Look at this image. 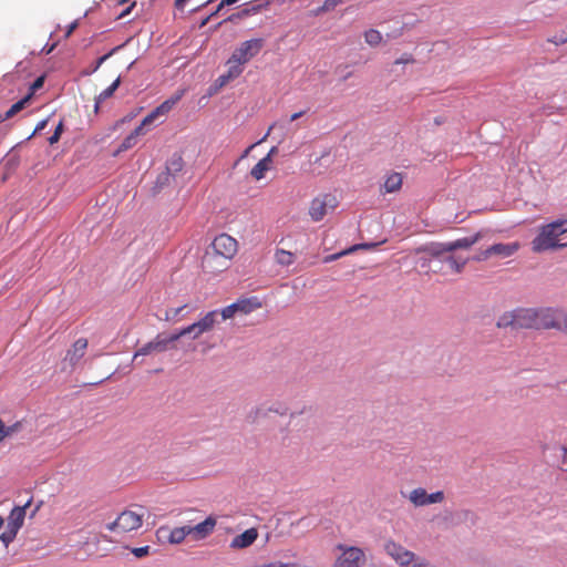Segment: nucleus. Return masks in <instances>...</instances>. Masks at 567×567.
Here are the masks:
<instances>
[{"label": "nucleus", "mask_w": 567, "mask_h": 567, "mask_svg": "<svg viewBox=\"0 0 567 567\" xmlns=\"http://www.w3.org/2000/svg\"><path fill=\"white\" fill-rule=\"evenodd\" d=\"M217 525V518L209 515L205 520L190 526L185 525L181 527L171 528L168 526H161L156 530V537L162 543H168L171 545L182 544L187 536H190L193 540L198 542L207 538L213 534Z\"/></svg>", "instance_id": "obj_1"}, {"label": "nucleus", "mask_w": 567, "mask_h": 567, "mask_svg": "<svg viewBox=\"0 0 567 567\" xmlns=\"http://www.w3.org/2000/svg\"><path fill=\"white\" fill-rule=\"evenodd\" d=\"M567 233V218L557 219L539 227L537 236L532 240L534 252L561 249L567 247V243L560 244L559 236Z\"/></svg>", "instance_id": "obj_2"}, {"label": "nucleus", "mask_w": 567, "mask_h": 567, "mask_svg": "<svg viewBox=\"0 0 567 567\" xmlns=\"http://www.w3.org/2000/svg\"><path fill=\"white\" fill-rule=\"evenodd\" d=\"M498 328L536 329V309L519 308L503 313L497 320Z\"/></svg>", "instance_id": "obj_3"}, {"label": "nucleus", "mask_w": 567, "mask_h": 567, "mask_svg": "<svg viewBox=\"0 0 567 567\" xmlns=\"http://www.w3.org/2000/svg\"><path fill=\"white\" fill-rule=\"evenodd\" d=\"M143 519L144 512L126 509L114 522L107 524L106 528L110 532L130 533L138 529L143 524Z\"/></svg>", "instance_id": "obj_4"}, {"label": "nucleus", "mask_w": 567, "mask_h": 567, "mask_svg": "<svg viewBox=\"0 0 567 567\" xmlns=\"http://www.w3.org/2000/svg\"><path fill=\"white\" fill-rule=\"evenodd\" d=\"M30 504L31 499H29L23 506H16L10 512L7 523V529L2 534H0V540L6 546H8L10 543L14 540L19 529L22 527L25 517V509L30 506Z\"/></svg>", "instance_id": "obj_5"}, {"label": "nucleus", "mask_w": 567, "mask_h": 567, "mask_svg": "<svg viewBox=\"0 0 567 567\" xmlns=\"http://www.w3.org/2000/svg\"><path fill=\"white\" fill-rule=\"evenodd\" d=\"M536 329H561L567 324V316L559 309H536Z\"/></svg>", "instance_id": "obj_6"}, {"label": "nucleus", "mask_w": 567, "mask_h": 567, "mask_svg": "<svg viewBox=\"0 0 567 567\" xmlns=\"http://www.w3.org/2000/svg\"><path fill=\"white\" fill-rule=\"evenodd\" d=\"M338 206L337 197L332 194H322L310 202L309 216L313 221H320Z\"/></svg>", "instance_id": "obj_7"}, {"label": "nucleus", "mask_w": 567, "mask_h": 567, "mask_svg": "<svg viewBox=\"0 0 567 567\" xmlns=\"http://www.w3.org/2000/svg\"><path fill=\"white\" fill-rule=\"evenodd\" d=\"M208 250L230 261L238 251V243L230 235L220 234L214 238Z\"/></svg>", "instance_id": "obj_8"}, {"label": "nucleus", "mask_w": 567, "mask_h": 567, "mask_svg": "<svg viewBox=\"0 0 567 567\" xmlns=\"http://www.w3.org/2000/svg\"><path fill=\"white\" fill-rule=\"evenodd\" d=\"M337 548L341 550V554L336 559L334 567H357L365 564V555L361 548L343 545H338Z\"/></svg>", "instance_id": "obj_9"}, {"label": "nucleus", "mask_w": 567, "mask_h": 567, "mask_svg": "<svg viewBox=\"0 0 567 567\" xmlns=\"http://www.w3.org/2000/svg\"><path fill=\"white\" fill-rule=\"evenodd\" d=\"M174 342L176 341L173 339V334L164 336L158 333L153 340L135 351L133 361H135L140 355H148L153 352H165L166 350L174 348Z\"/></svg>", "instance_id": "obj_10"}, {"label": "nucleus", "mask_w": 567, "mask_h": 567, "mask_svg": "<svg viewBox=\"0 0 567 567\" xmlns=\"http://www.w3.org/2000/svg\"><path fill=\"white\" fill-rule=\"evenodd\" d=\"M264 47V40L262 39H251L248 41H245L240 44L239 48H237L231 56L233 62H239L243 64H246L248 61H250L254 56H256L260 50Z\"/></svg>", "instance_id": "obj_11"}, {"label": "nucleus", "mask_w": 567, "mask_h": 567, "mask_svg": "<svg viewBox=\"0 0 567 567\" xmlns=\"http://www.w3.org/2000/svg\"><path fill=\"white\" fill-rule=\"evenodd\" d=\"M185 90H178L169 99L155 107L143 118V125H152L158 117L166 115L184 96Z\"/></svg>", "instance_id": "obj_12"}, {"label": "nucleus", "mask_w": 567, "mask_h": 567, "mask_svg": "<svg viewBox=\"0 0 567 567\" xmlns=\"http://www.w3.org/2000/svg\"><path fill=\"white\" fill-rule=\"evenodd\" d=\"M409 501L415 507H422L430 504H436L444 501V493L442 491H437L435 493L429 494L424 488L417 487L410 492Z\"/></svg>", "instance_id": "obj_13"}, {"label": "nucleus", "mask_w": 567, "mask_h": 567, "mask_svg": "<svg viewBox=\"0 0 567 567\" xmlns=\"http://www.w3.org/2000/svg\"><path fill=\"white\" fill-rule=\"evenodd\" d=\"M384 549L386 554L400 566L404 567L408 565L409 560L413 558V551L408 550L402 545L389 540L384 545Z\"/></svg>", "instance_id": "obj_14"}, {"label": "nucleus", "mask_w": 567, "mask_h": 567, "mask_svg": "<svg viewBox=\"0 0 567 567\" xmlns=\"http://www.w3.org/2000/svg\"><path fill=\"white\" fill-rule=\"evenodd\" d=\"M202 266L209 274H219L229 267V260L207 249L203 257Z\"/></svg>", "instance_id": "obj_15"}, {"label": "nucleus", "mask_w": 567, "mask_h": 567, "mask_svg": "<svg viewBox=\"0 0 567 567\" xmlns=\"http://www.w3.org/2000/svg\"><path fill=\"white\" fill-rule=\"evenodd\" d=\"M87 339L80 338L78 339L71 348L66 351L64 361L68 362L72 368L78 365L80 360L84 357L87 349Z\"/></svg>", "instance_id": "obj_16"}, {"label": "nucleus", "mask_w": 567, "mask_h": 567, "mask_svg": "<svg viewBox=\"0 0 567 567\" xmlns=\"http://www.w3.org/2000/svg\"><path fill=\"white\" fill-rule=\"evenodd\" d=\"M258 538V530L255 527H251L249 529H246L244 533L235 536L229 547L231 549H245L249 546H251Z\"/></svg>", "instance_id": "obj_17"}, {"label": "nucleus", "mask_w": 567, "mask_h": 567, "mask_svg": "<svg viewBox=\"0 0 567 567\" xmlns=\"http://www.w3.org/2000/svg\"><path fill=\"white\" fill-rule=\"evenodd\" d=\"M277 152L276 147H272L269 153L261 158L250 171V175L256 181H260L265 177L266 173L271 168L272 155Z\"/></svg>", "instance_id": "obj_18"}, {"label": "nucleus", "mask_w": 567, "mask_h": 567, "mask_svg": "<svg viewBox=\"0 0 567 567\" xmlns=\"http://www.w3.org/2000/svg\"><path fill=\"white\" fill-rule=\"evenodd\" d=\"M519 247L520 245L518 241L507 244L498 243L489 246V252H492V256L507 258L515 255L518 251Z\"/></svg>", "instance_id": "obj_19"}, {"label": "nucleus", "mask_w": 567, "mask_h": 567, "mask_svg": "<svg viewBox=\"0 0 567 567\" xmlns=\"http://www.w3.org/2000/svg\"><path fill=\"white\" fill-rule=\"evenodd\" d=\"M148 125H143V121L141 124L130 134L127 135L123 142L120 144L118 148L114 153V155H117L120 153L126 152L127 150L134 147L137 143V138L141 135H144L146 133V127Z\"/></svg>", "instance_id": "obj_20"}, {"label": "nucleus", "mask_w": 567, "mask_h": 567, "mask_svg": "<svg viewBox=\"0 0 567 567\" xmlns=\"http://www.w3.org/2000/svg\"><path fill=\"white\" fill-rule=\"evenodd\" d=\"M219 311L212 310L208 311L203 318L194 322V329L202 331V333H206L212 331L216 323L218 322Z\"/></svg>", "instance_id": "obj_21"}, {"label": "nucleus", "mask_w": 567, "mask_h": 567, "mask_svg": "<svg viewBox=\"0 0 567 567\" xmlns=\"http://www.w3.org/2000/svg\"><path fill=\"white\" fill-rule=\"evenodd\" d=\"M482 237H483L482 233L478 231L471 237H464V238L456 239L454 241H450L446 249L451 250V251H454L456 249H468L473 245L478 243Z\"/></svg>", "instance_id": "obj_22"}, {"label": "nucleus", "mask_w": 567, "mask_h": 567, "mask_svg": "<svg viewBox=\"0 0 567 567\" xmlns=\"http://www.w3.org/2000/svg\"><path fill=\"white\" fill-rule=\"evenodd\" d=\"M237 312L241 315H248L259 308H261V302L257 297L239 299L236 302Z\"/></svg>", "instance_id": "obj_23"}, {"label": "nucleus", "mask_w": 567, "mask_h": 567, "mask_svg": "<svg viewBox=\"0 0 567 567\" xmlns=\"http://www.w3.org/2000/svg\"><path fill=\"white\" fill-rule=\"evenodd\" d=\"M31 96H32V92H30L27 96H24L20 101L12 104L11 107L4 113V115H0V122L9 120V118L13 117L16 114H18L19 112H21L25 107V105L29 103V101L31 100Z\"/></svg>", "instance_id": "obj_24"}, {"label": "nucleus", "mask_w": 567, "mask_h": 567, "mask_svg": "<svg viewBox=\"0 0 567 567\" xmlns=\"http://www.w3.org/2000/svg\"><path fill=\"white\" fill-rule=\"evenodd\" d=\"M375 246H377V244H360V245H354V246H352V247H350V248H348V249H344V250H342V251H340V252H337V254H333V255L326 256V257L323 258V262H331V261H334V260H337V259H339V258H341V257H343V256H346V255H349V254H351V252H353V251H355V250H358V249H369V248H373V247H375Z\"/></svg>", "instance_id": "obj_25"}, {"label": "nucleus", "mask_w": 567, "mask_h": 567, "mask_svg": "<svg viewBox=\"0 0 567 567\" xmlns=\"http://www.w3.org/2000/svg\"><path fill=\"white\" fill-rule=\"evenodd\" d=\"M121 83L120 78H117L109 87L103 90L96 97H95V104H94V112L97 113L100 110V105L103 101L111 97L115 90L118 87Z\"/></svg>", "instance_id": "obj_26"}, {"label": "nucleus", "mask_w": 567, "mask_h": 567, "mask_svg": "<svg viewBox=\"0 0 567 567\" xmlns=\"http://www.w3.org/2000/svg\"><path fill=\"white\" fill-rule=\"evenodd\" d=\"M402 186V176L399 173H393L389 175L384 182V192L393 193L401 188Z\"/></svg>", "instance_id": "obj_27"}, {"label": "nucleus", "mask_w": 567, "mask_h": 567, "mask_svg": "<svg viewBox=\"0 0 567 567\" xmlns=\"http://www.w3.org/2000/svg\"><path fill=\"white\" fill-rule=\"evenodd\" d=\"M295 255L285 249H277L275 252V260L280 266H290L295 262Z\"/></svg>", "instance_id": "obj_28"}, {"label": "nucleus", "mask_w": 567, "mask_h": 567, "mask_svg": "<svg viewBox=\"0 0 567 567\" xmlns=\"http://www.w3.org/2000/svg\"><path fill=\"white\" fill-rule=\"evenodd\" d=\"M202 334H203L202 331L194 329V323H192L187 327L182 328L177 332L173 333V339H175V341H177L182 337L192 336V339L195 340V339H198Z\"/></svg>", "instance_id": "obj_29"}, {"label": "nucleus", "mask_w": 567, "mask_h": 567, "mask_svg": "<svg viewBox=\"0 0 567 567\" xmlns=\"http://www.w3.org/2000/svg\"><path fill=\"white\" fill-rule=\"evenodd\" d=\"M364 41L370 47H378L382 41V34L375 29H369L364 32Z\"/></svg>", "instance_id": "obj_30"}, {"label": "nucleus", "mask_w": 567, "mask_h": 567, "mask_svg": "<svg viewBox=\"0 0 567 567\" xmlns=\"http://www.w3.org/2000/svg\"><path fill=\"white\" fill-rule=\"evenodd\" d=\"M445 262L453 272L460 274L467 262V259H460L455 256H450L445 259Z\"/></svg>", "instance_id": "obj_31"}, {"label": "nucleus", "mask_w": 567, "mask_h": 567, "mask_svg": "<svg viewBox=\"0 0 567 567\" xmlns=\"http://www.w3.org/2000/svg\"><path fill=\"white\" fill-rule=\"evenodd\" d=\"M447 245L449 243L433 244L422 250L429 252L432 257H440L442 254L451 252V250L445 249Z\"/></svg>", "instance_id": "obj_32"}, {"label": "nucleus", "mask_w": 567, "mask_h": 567, "mask_svg": "<svg viewBox=\"0 0 567 567\" xmlns=\"http://www.w3.org/2000/svg\"><path fill=\"white\" fill-rule=\"evenodd\" d=\"M228 64V71H227V78H230L231 80L238 78L243 73V63L239 62H233V56L229 58L227 61Z\"/></svg>", "instance_id": "obj_33"}, {"label": "nucleus", "mask_w": 567, "mask_h": 567, "mask_svg": "<svg viewBox=\"0 0 567 567\" xmlns=\"http://www.w3.org/2000/svg\"><path fill=\"white\" fill-rule=\"evenodd\" d=\"M188 308L187 305H183L181 307H177V308H171L168 310H166L165 312V319L167 321L172 320V321H179L182 318H181V315L184 310H186Z\"/></svg>", "instance_id": "obj_34"}, {"label": "nucleus", "mask_w": 567, "mask_h": 567, "mask_svg": "<svg viewBox=\"0 0 567 567\" xmlns=\"http://www.w3.org/2000/svg\"><path fill=\"white\" fill-rule=\"evenodd\" d=\"M237 307H236V303H231L225 308H223L220 311H219V316L221 317L223 320H228V319H231L235 317V315H237Z\"/></svg>", "instance_id": "obj_35"}, {"label": "nucleus", "mask_w": 567, "mask_h": 567, "mask_svg": "<svg viewBox=\"0 0 567 567\" xmlns=\"http://www.w3.org/2000/svg\"><path fill=\"white\" fill-rule=\"evenodd\" d=\"M268 412H274V413H277V414H280V415H286L288 413V408L284 404H279V403H275L272 405H270L268 409H267Z\"/></svg>", "instance_id": "obj_36"}, {"label": "nucleus", "mask_w": 567, "mask_h": 567, "mask_svg": "<svg viewBox=\"0 0 567 567\" xmlns=\"http://www.w3.org/2000/svg\"><path fill=\"white\" fill-rule=\"evenodd\" d=\"M62 132H63V122L60 121V123L55 127L53 135L49 137V143L55 144L60 140Z\"/></svg>", "instance_id": "obj_37"}, {"label": "nucleus", "mask_w": 567, "mask_h": 567, "mask_svg": "<svg viewBox=\"0 0 567 567\" xmlns=\"http://www.w3.org/2000/svg\"><path fill=\"white\" fill-rule=\"evenodd\" d=\"M151 547L150 546H143V547H135L132 549V554L137 557L142 558L150 554Z\"/></svg>", "instance_id": "obj_38"}, {"label": "nucleus", "mask_w": 567, "mask_h": 567, "mask_svg": "<svg viewBox=\"0 0 567 567\" xmlns=\"http://www.w3.org/2000/svg\"><path fill=\"white\" fill-rule=\"evenodd\" d=\"M343 0H324L322 7L320 8L321 11H329L334 9L338 4H340Z\"/></svg>", "instance_id": "obj_39"}, {"label": "nucleus", "mask_w": 567, "mask_h": 567, "mask_svg": "<svg viewBox=\"0 0 567 567\" xmlns=\"http://www.w3.org/2000/svg\"><path fill=\"white\" fill-rule=\"evenodd\" d=\"M271 128H272V126H270V127H269L268 132L266 133V135H265L260 141H258V142H257V143H255V144H251L249 147H247V148L244 151V153L241 154V156H240L239 161H240V159H244L245 157H247V156H248V154H249V152H250V151H251V150H252L257 144L262 143V142L267 138V136L269 135V133H270Z\"/></svg>", "instance_id": "obj_40"}, {"label": "nucleus", "mask_w": 567, "mask_h": 567, "mask_svg": "<svg viewBox=\"0 0 567 567\" xmlns=\"http://www.w3.org/2000/svg\"><path fill=\"white\" fill-rule=\"evenodd\" d=\"M492 257V252H489V247L485 250L480 251L476 256L473 257V260L476 261H485Z\"/></svg>", "instance_id": "obj_41"}, {"label": "nucleus", "mask_w": 567, "mask_h": 567, "mask_svg": "<svg viewBox=\"0 0 567 567\" xmlns=\"http://www.w3.org/2000/svg\"><path fill=\"white\" fill-rule=\"evenodd\" d=\"M43 82H44V79L43 76H40L31 85L30 87V92H32V94L38 90L40 89L42 85H43Z\"/></svg>", "instance_id": "obj_42"}, {"label": "nucleus", "mask_w": 567, "mask_h": 567, "mask_svg": "<svg viewBox=\"0 0 567 567\" xmlns=\"http://www.w3.org/2000/svg\"><path fill=\"white\" fill-rule=\"evenodd\" d=\"M20 429H21V422H16L14 424L7 426L8 436L12 435L13 433H17Z\"/></svg>", "instance_id": "obj_43"}, {"label": "nucleus", "mask_w": 567, "mask_h": 567, "mask_svg": "<svg viewBox=\"0 0 567 567\" xmlns=\"http://www.w3.org/2000/svg\"><path fill=\"white\" fill-rule=\"evenodd\" d=\"M117 48L113 49L111 52H109L107 54H104L103 56H101L99 60H97V64H96V68H100L112 54L114 51H116Z\"/></svg>", "instance_id": "obj_44"}, {"label": "nucleus", "mask_w": 567, "mask_h": 567, "mask_svg": "<svg viewBox=\"0 0 567 567\" xmlns=\"http://www.w3.org/2000/svg\"><path fill=\"white\" fill-rule=\"evenodd\" d=\"M134 7L135 2L133 1L118 14V18H124L125 16L130 14Z\"/></svg>", "instance_id": "obj_45"}, {"label": "nucleus", "mask_w": 567, "mask_h": 567, "mask_svg": "<svg viewBox=\"0 0 567 567\" xmlns=\"http://www.w3.org/2000/svg\"><path fill=\"white\" fill-rule=\"evenodd\" d=\"M561 452V466L567 472V447H563Z\"/></svg>", "instance_id": "obj_46"}, {"label": "nucleus", "mask_w": 567, "mask_h": 567, "mask_svg": "<svg viewBox=\"0 0 567 567\" xmlns=\"http://www.w3.org/2000/svg\"><path fill=\"white\" fill-rule=\"evenodd\" d=\"M76 27H78V22L76 21H74L71 24H69L68 29H66V32H65V38H69L73 33V31L76 29Z\"/></svg>", "instance_id": "obj_47"}, {"label": "nucleus", "mask_w": 567, "mask_h": 567, "mask_svg": "<svg viewBox=\"0 0 567 567\" xmlns=\"http://www.w3.org/2000/svg\"><path fill=\"white\" fill-rule=\"evenodd\" d=\"M231 79L230 78H227V73L226 74H223L218 78V82H219V85L223 86L225 84H227Z\"/></svg>", "instance_id": "obj_48"}, {"label": "nucleus", "mask_w": 567, "mask_h": 567, "mask_svg": "<svg viewBox=\"0 0 567 567\" xmlns=\"http://www.w3.org/2000/svg\"><path fill=\"white\" fill-rule=\"evenodd\" d=\"M266 414H267L266 410L258 408L255 411V415L252 416V421L255 422L260 415L265 416Z\"/></svg>", "instance_id": "obj_49"}, {"label": "nucleus", "mask_w": 567, "mask_h": 567, "mask_svg": "<svg viewBox=\"0 0 567 567\" xmlns=\"http://www.w3.org/2000/svg\"><path fill=\"white\" fill-rule=\"evenodd\" d=\"M188 0H175V7L176 9L178 10H184L185 6H186V2Z\"/></svg>", "instance_id": "obj_50"}, {"label": "nucleus", "mask_w": 567, "mask_h": 567, "mask_svg": "<svg viewBox=\"0 0 567 567\" xmlns=\"http://www.w3.org/2000/svg\"><path fill=\"white\" fill-rule=\"evenodd\" d=\"M238 1L239 0H221L219 3V9H223L225 6H231Z\"/></svg>", "instance_id": "obj_51"}, {"label": "nucleus", "mask_w": 567, "mask_h": 567, "mask_svg": "<svg viewBox=\"0 0 567 567\" xmlns=\"http://www.w3.org/2000/svg\"><path fill=\"white\" fill-rule=\"evenodd\" d=\"M47 123H48V120H43V121H41V122L35 126L34 133H37V132H39V131H42V130L47 126Z\"/></svg>", "instance_id": "obj_52"}, {"label": "nucleus", "mask_w": 567, "mask_h": 567, "mask_svg": "<svg viewBox=\"0 0 567 567\" xmlns=\"http://www.w3.org/2000/svg\"><path fill=\"white\" fill-rule=\"evenodd\" d=\"M412 61H413V59L411 56H409V58H401V59H398L395 61V64L410 63Z\"/></svg>", "instance_id": "obj_53"}, {"label": "nucleus", "mask_w": 567, "mask_h": 567, "mask_svg": "<svg viewBox=\"0 0 567 567\" xmlns=\"http://www.w3.org/2000/svg\"><path fill=\"white\" fill-rule=\"evenodd\" d=\"M305 112H298V113H293L291 116H290V122H293L296 120H298L299 117H301L303 115Z\"/></svg>", "instance_id": "obj_54"}, {"label": "nucleus", "mask_w": 567, "mask_h": 567, "mask_svg": "<svg viewBox=\"0 0 567 567\" xmlns=\"http://www.w3.org/2000/svg\"><path fill=\"white\" fill-rule=\"evenodd\" d=\"M221 9H219V6L217 7V9L215 10V12H213L204 22L203 24H205L210 18L217 16L219 12H220Z\"/></svg>", "instance_id": "obj_55"}, {"label": "nucleus", "mask_w": 567, "mask_h": 567, "mask_svg": "<svg viewBox=\"0 0 567 567\" xmlns=\"http://www.w3.org/2000/svg\"><path fill=\"white\" fill-rule=\"evenodd\" d=\"M115 1V6H122V4H125L128 2V0H114Z\"/></svg>", "instance_id": "obj_56"}, {"label": "nucleus", "mask_w": 567, "mask_h": 567, "mask_svg": "<svg viewBox=\"0 0 567 567\" xmlns=\"http://www.w3.org/2000/svg\"><path fill=\"white\" fill-rule=\"evenodd\" d=\"M566 42H567V37L565 39H559L558 41H554L555 44L566 43Z\"/></svg>", "instance_id": "obj_57"}, {"label": "nucleus", "mask_w": 567, "mask_h": 567, "mask_svg": "<svg viewBox=\"0 0 567 567\" xmlns=\"http://www.w3.org/2000/svg\"><path fill=\"white\" fill-rule=\"evenodd\" d=\"M213 1H214V0H208V1H206V2L204 3V6H206V4H208V3L213 2ZM202 7H203V4H202ZM199 8H200V6H199V7L194 8V9H193V11H196V10H198Z\"/></svg>", "instance_id": "obj_58"}, {"label": "nucleus", "mask_w": 567, "mask_h": 567, "mask_svg": "<svg viewBox=\"0 0 567 567\" xmlns=\"http://www.w3.org/2000/svg\"><path fill=\"white\" fill-rule=\"evenodd\" d=\"M3 525H4V519L2 516H0V529L3 527Z\"/></svg>", "instance_id": "obj_59"}, {"label": "nucleus", "mask_w": 567, "mask_h": 567, "mask_svg": "<svg viewBox=\"0 0 567 567\" xmlns=\"http://www.w3.org/2000/svg\"><path fill=\"white\" fill-rule=\"evenodd\" d=\"M249 12H250V10L246 9V10L243 11V14L247 16V14H249Z\"/></svg>", "instance_id": "obj_60"}, {"label": "nucleus", "mask_w": 567, "mask_h": 567, "mask_svg": "<svg viewBox=\"0 0 567 567\" xmlns=\"http://www.w3.org/2000/svg\"><path fill=\"white\" fill-rule=\"evenodd\" d=\"M39 508H40V506L38 505V506L35 507V509H34L33 514H34L37 511H39Z\"/></svg>", "instance_id": "obj_61"}]
</instances>
